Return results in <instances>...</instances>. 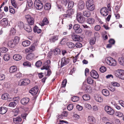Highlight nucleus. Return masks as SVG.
I'll return each instance as SVG.
<instances>
[{
  "mask_svg": "<svg viewBox=\"0 0 124 124\" xmlns=\"http://www.w3.org/2000/svg\"><path fill=\"white\" fill-rule=\"evenodd\" d=\"M106 60L107 63L109 65L115 66L116 64V60L111 57H108Z\"/></svg>",
  "mask_w": 124,
  "mask_h": 124,
  "instance_id": "obj_1",
  "label": "nucleus"
},
{
  "mask_svg": "<svg viewBox=\"0 0 124 124\" xmlns=\"http://www.w3.org/2000/svg\"><path fill=\"white\" fill-rule=\"evenodd\" d=\"M34 5L38 10L42 9L43 7V5L42 2L39 0H36L34 2Z\"/></svg>",
  "mask_w": 124,
  "mask_h": 124,
  "instance_id": "obj_2",
  "label": "nucleus"
},
{
  "mask_svg": "<svg viewBox=\"0 0 124 124\" xmlns=\"http://www.w3.org/2000/svg\"><path fill=\"white\" fill-rule=\"evenodd\" d=\"M30 83V80L28 79H22L20 80L18 83L19 85L21 86L26 85Z\"/></svg>",
  "mask_w": 124,
  "mask_h": 124,
  "instance_id": "obj_3",
  "label": "nucleus"
},
{
  "mask_svg": "<svg viewBox=\"0 0 124 124\" xmlns=\"http://www.w3.org/2000/svg\"><path fill=\"white\" fill-rule=\"evenodd\" d=\"M76 18L77 20L80 23H83L85 21V18L81 16L80 12L77 13Z\"/></svg>",
  "mask_w": 124,
  "mask_h": 124,
  "instance_id": "obj_4",
  "label": "nucleus"
},
{
  "mask_svg": "<svg viewBox=\"0 0 124 124\" xmlns=\"http://www.w3.org/2000/svg\"><path fill=\"white\" fill-rule=\"evenodd\" d=\"M124 73V70L119 69L116 70V71L115 75L117 77L121 79Z\"/></svg>",
  "mask_w": 124,
  "mask_h": 124,
  "instance_id": "obj_5",
  "label": "nucleus"
},
{
  "mask_svg": "<svg viewBox=\"0 0 124 124\" xmlns=\"http://www.w3.org/2000/svg\"><path fill=\"white\" fill-rule=\"evenodd\" d=\"M71 58H66L65 57H63L62 59L61 65L62 67L68 64L70 61Z\"/></svg>",
  "mask_w": 124,
  "mask_h": 124,
  "instance_id": "obj_6",
  "label": "nucleus"
},
{
  "mask_svg": "<svg viewBox=\"0 0 124 124\" xmlns=\"http://www.w3.org/2000/svg\"><path fill=\"white\" fill-rule=\"evenodd\" d=\"M74 10L73 9H70L67 10V14L63 15V16L65 17L71 18V15L74 14Z\"/></svg>",
  "mask_w": 124,
  "mask_h": 124,
  "instance_id": "obj_7",
  "label": "nucleus"
},
{
  "mask_svg": "<svg viewBox=\"0 0 124 124\" xmlns=\"http://www.w3.org/2000/svg\"><path fill=\"white\" fill-rule=\"evenodd\" d=\"M105 110L108 114L110 115H113L115 112L114 110L108 106H105Z\"/></svg>",
  "mask_w": 124,
  "mask_h": 124,
  "instance_id": "obj_8",
  "label": "nucleus"
},
{
  "mask_svg": "<svg viewBox=\"0 0 124 124\" xmlns=\"http://www.w3.org/2000/svg\"><path fill=\"white\" fill-rule=\"evenodd\" d=\"M100 12L102 16H106L108 14V9L106 7H103L101 9Z\"/></svg>",
  "mask_w": 124,
  "mask_h": 124,
  "instance_id": "obj_9",
  "label": "nucleus"
},
{
  "mask_svg": "<svg viewBox=\"0 0 124 124\" xmlns=\"http://www.w3.org/2000/svg\"><path fill=\"white\" fill-rule=\"evenodd\" d=\"M50 63V61L49 60L46 61L44 64L43 66L41 68V69L48 70L49 68V64Z\"/></svg>",
  "mask_w": 124,
  "mask_h": 124,
  "instance_id": "obj_10",
  "label": "nucleus"
},
{
  "mask_svg": "<svg viewBox=\"0 0 124 124\" xmlns=\"http://www.w3.org/2000/svg\"><path fill=\"white\" fill-rule=\"evenodd\" d=\"M72 39L75 41H81L82 40V38L79 35H73L72 36Z\"/></svg>",
  "mask_w": 124,
  "mask_h": 124,
  "instance_id": "obj_11",
  "label": "nucleus"
},
{
  "mask_svg": "<svg viewBox=\"0 0 124 124\" xmlns=\"http://www.w3.org/2000/svg\"><path fill=\"white\" fill-rule=\"evenodd\" d=\"M25 18L26 19L28 23H34V18L30 15H26L25 16Z\"/></svg>",
  "mask_w": 124,
  "mask_h": 124,
  "instance_id": "obj_12",
  "label": "nucleus"
},
{
  "mask_svg": "<svg viewBox=\"0 0 124 124\" xmlns=\"http://www.w3.org/2000/svg\"><path fill=\"white\" fill-rule=\"evenodd\" d=\"M84 87H85L84 90L87 92L90 93L92 92V88L90 86L84 85L82 86V88H83Z\"/></svg>",
  "mask_w": 124,
  "mask_h": 124,
  "instance_id": "obj_13",
  "label": "nucleus"
},
{
  "mask_svg": "<svg viewBox=\"0 0 124 124\" xmlns=\"http://www.w3.org/2000/svg\"><path fill=\"white\" fill-rule=\"evenodd\" d=\"M38 90V86H36L31 89L29 92L32 95H34L37 93Z\"/></svg>",
  "mask_w": 124,
  "mask_h": 124,
  "instance_id": "obj_14",
  "label": "nucleus"
},
{
  "mask_svg": "<svg viewBox=\"0 0 124 124\" xmlns=\"http://www.w3.org/2000/svg\"><path fill=\"white\" fill-rule=\"evenodd\" d=\"M90 75L93 78L97 79L99 77V75L96 71L94 70H92L90 72Z\"/></svg>",
  "mask_w": 124,
  "mask_h": 124,
  "instance_id": "obj_15",
  "label": "nucleus"
},
{
  "mask_svg": "<svg viewBox=\"0 0 124 124\" xmlns=\"http://www.w3.org/2000/svg\"><path fill=\"white\" fill-rule=\"evenodd\" d=\"M24 27V28L25 30L28 32H30L32 31V29L31 27L28 24H25L23 25Z\"/></svg>",
  "mask_w": 124,
  "mask_h": 124,
  "instance_id": "obj_16",
  "label": "nucleus"
},
{
  "mask_svg": "<svg viewBox=\"0 0 124 124\" xmlns=\"http://www.w3.org/2000/svg\"><path fill=\"white\" fill-rule=\"evenodd\" d=\"M26 59L28 60H31L35 58V55L33 53L28 54L26 56Z\"/></svg>",
  "mask_w": 124,
  "mask_h": 124,
  "instance_id": "obj_17",
  "label": "nucleus"
},
{
  "mask_svg": "<svg viewBox=\"0 0 124 124\" xmlns=\"http://www.w3.org/2000/svg\"><path fill=\"white\" fill-rule=\"evenodd\" d=\"M17 67L15 66L11 67L9 69V71L11 73H13L15 72L17 70Z\"/></svg>",
  "mask_w": 124,
  "mask_h": 124,
  "instance_id": "obj_18",
  "label": "nucleus"
},
{
  "mask_svg": "<svg viewBox=\"0 0 124 124\" xmlns=\"http://www.w3.org/2000/svg\"><path fill=\"white\" fill-rule=\"evenodd\" d=\"M8 109L6 107H1L0 108V114H4L7 112Z\"/></svg>",
  "mask_w": 124,
  "mask_h": 124,
  "instance_id": "obj_19",
  "label": "nucleus"
},
{
  "mask_svg": "<svg viewBox=\"0 0 124 124\" xmlns=\"http://www.w3.org/2000/svg\"><path fill=\"white\" fill-rule=\"evenodd\" d=\"M29 101V99L28 98H25L21 99V103L23 104H27Z\"/></svg>",
  "mask_w": 124,
  "mask_h": 124,
  "instance_id": "obj_20",
  "label": "nucleus"
},
{
  "mask_svg": "<svg viewBox=\"0 0 124 124\" xmlns=\"http://www.w3.org/2000/svg\"><path fill=\"white\" fill-rule=\"evenodd\" d=\"M58 38V37L57 36H53L49 39V41L51 43H54L57 40Z\"/></svg>",
  "mask_w": 124,
  "mask_h": 124,
  "instance_id": "obj_21",
  "label": "nucleus"
},
{
  "mask_svg": "<svg viewBox=\"0 0 124 124\" xmlns=\"http://www.w3.org/2000/svg\"><path fill=\"white\" fill-rule=\"evenodd\" d=\"M85 7V3L83 1H81L79 3L78 5V8L81 10H83Z\"/></svg>",
  "mask_w": 124,
  "mask_h": 124,
  "instance_id": "obj_22",
  "label": "nucleus"
},
{
  "mask_svg": "<svg viewBox=\"0 0 124 124\" xmlns=\"http://www.w3.org/2000/svg\"><path fill=\"white\" fill-rule=\"evenodd\" d=\"M22 58V56L20 55L19 54H15L13 56V59L16 61L20 60Z\"/></svg>",
  "mask_w": 124,
  "mask_h": 124,
  "instance_id": "obj_23",
  "label": "nucleus"
},
{
  "mask_svg": "<svg viewBox=\"0 0 124 124\" xmlns=\"http://www.w3.org/2000/svg\"><path fill=\"white\" fill-rule=\"evenodd\" d=\"M83 14L84 16L85 17H89L91 15V13L90 11L87 10H85L83 11Z\"/></svg>",
  "mask_w": 124,
  "mask_h": 124,
  "instance_id": "obj_24",
  "label": "nucleus"
},
{
  "mask_svg": "<svg viewBox=\"0 0 124 124\" xmlns=\"http://www.w3.org/2000/svg\"><path fill=\"white\" fill-rule=\"evenodd\" d=\"M94 98L95 100L98 102H101L103 101V98L101 96L97 95L94 96Z\"/></svg>",
  "mask_w": 124,
  "mask_h": 124,
  "instance_id": "obj_25",
  "label": "nucleus"
},
{
  "mask_svg": "<svg viewBox=\"0 0 124 124\" xmlns=\"http://www.w3.org/2000/svg\"><path fill=\"white\" fill-rule=\"evenodd\" d=\"M16 44L14 42L13 40H10L8 43V46L11 48L14 47L16 45Z\"/></svg>",
  "mask_w": 124,
  "mask_h": 124,
  "instance_id": "obj_26",
  "label": "nucleus"
},
{
  "mask_svg": "<svg viewBox=\"0 0 124 124\" xmlns=\"http://www.w3.org/2000/svg\"><path fill=\"white\" fill-rule=\"evenodd\" d=\"M31 44V42L29 41L26 40L23 41L22 43L23 46L25 47L28 46H29Z\"/></svg>",
  "mask_w": 124,
  "mask_h": 124,
  "instance_id": "obj_27",
  "label": "nucleus"
},
{
  "mask_svg": "<svg viewBox=\"0 0 124 124\" xmlns=\"http://www.w3.org/2000/svg\"><path fill=\"white\" fill-rule=\"evenodd\" d=\"M88 121L90 123H95V118L93 116H89L88 117Z\"/></svg>",
  "mask_w": 124,
  "mask_h": 124,
  "instance_id": "obj_28",
  "label": "nucleus"
},
{
  "mask_svg": "<svg viewBox=\"0 0 124 124\" xmlns=\"http://www.w3.org/2000/svg\"><path fill=\"white\" fill-rule=\"evenodd\" d=\"M13 121L14 123H17L20 122L22 119L20 116H18L16 117H14L13 118Z\"/></svg>",
  "mask_w": 124,
  "mask_h": 124,
  "instance_id": "obj_29",
  "label": "nucleus"
},
{
  "mask_svg": "<svg viewBox=\"0 0 124 124\" xmlns=\"http://www.w3.org/2000/svg\"><path fill=\"white\" fill-rule=\"evenodd\" d=\"M33 31L34 32H37L38 33H39L41 32V30L38 27L36 26H35L33 28Z\"/></svg>",
  "mask_w": 124,
  "mask_h": 124,
  "instance_id": "obj_30",
  "label": "nucleus"
},
{
  "mask_svg": "<svg viewBox=\"0 0 124 124\" xmlns=\"http://www.w3.org/2000/svg\"><path fill=\"white\" fill-rule=\"evenodd\" d=\"M102 92L103 94L105 96H108L109 94V93L108 91L105 89H103Z\"/></svg>",
  "mask_w": 124,
  "mask_h": 124,
  "instance_id": "obj_31",
  "label": "nucleus"
},
{
  "mask_svg": "<svg viewBox=\"0 0 124 124\" xmlns=\"http://www.w3.org/2000/svg\"><path fill=\"white\" fill-rule=\"evenodd\" d=\"M88 9L90 11L93 10L94 9L95 6L94 5L86 6Z\"/></svg>",
  "mask_w": 124,
  "mask_h": 124,
  "instance_id": "obj_32",
  "label": "nucleus"
},
{
  "mask_svg": "<svg viewBox=\"0 0 124 124\" xmlns=\"http://www.w3.org/2000/svg\"><path fill=\"white\" fill-rule=\"evenodd\" d=\"M68 46L70 48H73L75 46V45L72 42H68L67 43Z\"/></svg>",
  "mask_w": 124,
  "mask_h": 124,
  "instance_id": "obj_33",
  "label": "nucleus"
},
{
  "mask_svg": "<svg viewBox=\"0 0 124 124\" xmlns=\"http://www.w3.org/2000/svg\"><path fill=\"white\" fill-rule=\"evenodd\" d=\"M118 61L120 64L123 66H124V55L123 57L119 58Z\"/></svg>",
  "mask_w": 124,
  "mask_h": 124,
  "instance_id": "obj_34",
  "label": "nucleus"
},
{
  "mask_svg": "<svg viewBox=\"0 0 124 124\" xmlns=\"http://www.w3.org/2000/svg\"><path fill=\"white\" fill-rule=\"evenodd\" d=\"M44 8L46 10H49L51 8V5L49 3H47L44 6Z\"/></svg>",
  "mask_w": 124,
  "mask_h": 124,
  "instance_id": "obj_35",
  "label": "nucleus"
},
{
  "mask_svg": "<svg viewBox=\"0 0 124 124\" xmlns=\"http://www.w3.org/2000/svg\"><path fill=\"white\" fill-rule=\"evenodd\" d=\"M83 98L84 100L87 101L90 99V97L89 95L88 94H85L83 96Z\"/></svg>",
  "mask_w": 124,
  "mask_h": 124,
  "instance_id": "obj_36",
  "label": "nucleus"
},
{
  "mask_svg": "<svg viewBox=\"0 0 124 124\" xmlns=\"http://www.w3.org/2000/svg\"><path fill=\"white\" fill-rule=\"evenodd\" d=\"M79 97L77 96H74L71 98V100L73 102H77L79 100Z\"/></svg>",
  "mask_w": 124,
  "mask_h": 124,
  "instance_id": "obj_37",
  "label": "nucleus"
},
{
  "mask_svg": "<svg viewBox=\"0 0 124 124\" xmlns=\"http://www.w3.org/2000/svg\"><path fill=\"white\" fill-rule=\"evenodd\" d=\"M54 55H58L60 54L61 51L59 49L56 48L54 50Z\"/></svg>",
  "mask_w": 124,
  "mask_h": 124,
  "instance_id": "obj_38",
  "label": "nucleus"
},
{
  "mask_svg": "<svg viewBox=\"0 0 124 124\" xmlns=\"http://www.w3.org/2000/svg\"><path fill=\"white\" fill-rule=\"evenodd\" d=\"M16 33L15 29L14 28H12L10 31L9 35L10 36H13Z\"/></svg>",
  "mask_w": 124,
  "mask_h": 124,
  "instance_id": "obj_39",
  "label": "nucleus"
},
{
  "mask_svg": "<svg viewBox=\"0 0 124 124\" xmlns=\"http://www.w3.org/2000/svg\"><path fill=\"white\" fill-rule=\"evenodd\" d=\"M74 5V2L72 1H69L68 4V8L71 9L73 7Z\"/></svg>",
  "mask_w": 124,
  "mask_h": 124,
  "instance_id": "obj_40",
  "label": "nucleus"
},
{
  "mask_svg": "<svg viewBox=\"0 0 124 124\" xmlns=\"http://www.w3.org/2000/svg\"><path fill=\"white\" fill-rule=\"evenodd\" d=\"M87 81L88 84H92L94 81L93 80L91 77H88L87 78Z\"/></svg>",
  "mask_w": 124,
  "mask_h": 124,
  "instance_id": "obj_41",
  "label": "nucleus"
},
{
  "mask_svg": "<svg viewBox=\"0 0 124 124\" xmlns=\"http://www.w3.org/2000/svg\"><path fill=\"white\" fill-rule=\"evenodd\" d=\"M94 4V2L93 0H87L86 3V5H88Z\"/></svg>",
  "mask_w": 124,
  "mask_h": 124,
  "instance_id": "obj_42",
  "label": "nucleus"
},
{
  "mask_svg": "<svg viewBox=\"0 0 124 124\" xmlns=\"http://www.w3.org/2000/svg\"><path fill=\"white\" fill-rule=\"evenodd\" d=\"M19 38L18 37L16 36L15 37L14 40L13 41H14V42L15 43L16 45L19 43Z\"/></svg>",
  "mask_w": 124,
  "mask_h": 124,
  "instance_id": "obj_43",
  "label": "nucleus"
},
{
  "mask_svg": "<svg viewBox=\"0 0 124 124\" xmlns=\"http://www.w3.org/2000/svg\"><path fill=\"white\" fill-rule=\"evenodd\" d=\"M108 88L110 91L112 92L116 90L115 87L112 85H109L108 87Z\"/></svg>",
  "mask_w": 124,
  "mask_h": 124,
  "instance_id": "obj_44",
  "label": "nucleus"
},
{
  "mask_svg": "<svg viewBox=\"0 0 124 124\" xmlns=\"http://www.w3.org/2000/svg\"><path fill=\"white\" fill-rule=\"evenodd\" d=\"M8 50V49L5 47H2L0 48V51L1 53L6 52Z\"/></svg>",
  "mask_w": 124,
  "mask_h": 124,
  "instance_id": "obj_45",
  "label": "nucleus"
},
{
  "mask_svg": "<svg viewBox=\"0 0 124 124\" xmlns=\"http://www.w3.org/2000/svg\"><path fill=\"white\" fill-rule=\"evenodd\" d=\"M3 59L5 61H8L10 59L9 55L8 54H5L4 56Z\"/></svg>",
  "mask_w": 124,
  "mask_h": 124,
  "instance_id": "obj_46",
  "label": "nucleus"
},
{
  "mask_svg": "<svg viewBox=\"0 0 124 124\" xmlns=\"http://www.w3.org/2000/svg\"><path fill=\"white\" fill-rule=\"evenodd\" d=\"M42 64V62L41 60H39L36 63L35 65L37 67H38L41 66Z\"/></svg>",
  "mask_w": 124,
  "mask_h": 124,
  "instance_id": "obj_47",
  "label": "nucleus"
},
{
  "mask_svg": "<svg viewBox=\"0 0 124 124\" xmlns=\"http://www.w3.org/2000/svg\"><path fill=\"white\" fill-rule=\"evenodd\" d=\"M9 96V94L7 93H4L2 94L1 96L2 98L4 100H7L8 97Z\"/></svg>",
  "mask_w": 124,
  "mask_h": 124,
  "instance_id": "obj_48",
  "label": "nucleus"
},
{
  "mask_svg": "<svg viewBox=\"0 0 124 124\" xmlns=\"http://www.w3.org/2000/svg\"><path fill=\"white\" fill-rule=\"evenodd\" d=\"M94 22V20L92 18H89L87 20L88 23H93Z\"/></svg>",
  "mask_w": 124,
  "mask_h": 124,
  "instance_id": "obj_49",
  "label": "nucleus"
},
{
  "mask_svg": "<svg viewBox=\"0 0 124 124\" xmlns=\"http://www.w3.org/2000/svg\"><path fill=\"white\" fill-rule=\"evenodd\" d=\"M23 65L24 66H26L29 67H31V63L30 62L28 61L24 62L23 63Z\"/></svg>",
  "mask_w": 124,
  "mask_h": 124,
  "instance_id": "obj_50",
  "label": "nucleus"
},
{
  "mask_svg": "<svg viewBox=\"0 0 124 124\" xmlns=\"http://www.w3.org/2000/svg\"><path fill=\"white\" fill-rule=\"evenodd\" d=\"M84 107L86 108H87L88 109H90L92 108V107L89 104L85 103L84 104Z\"/></svg>",
  "mask_w": 124,
  "mask_h": 124,
  "instance_id": "obj_51",
  "label": "nucleus"
},
{
  "mask_svg": "<svg viewBox=\"0 0 124 124\" xmlns=\"http://www.w3.org/2000/svg\"><path fill=\"white\" fill-rule=\"evenodd\" d=\"M70 0H61V3L65 6H66L67 4L69 1Z\"/></svg>",
  "mask_w": 124,
  "mask_h": 124,
  "instance_id": "obj_52",
  "label": "nucleus"
},
{
  "mask_svg": "<svg viewBox=\"0 0 124 124\" xmlns=\"http://www.w3.org/2000/svg\"><path fill=\"white\" fill-rule=\"evenodd\" d=\"M28 6L31 7L33 5V3L31 0H27Z\"/></svg>",
  "mask_w": 124,
  "mask_h": 124,
  "instance_id": "obj_53",
  "label": "nucleus"
},
{
  "mask_svg": "<svg viewBox=\"0 0 124 124\" xmlns=\"http://www.w3.org/2000/svg\"><path fill=\"white\" fill-rule=\"evenodd\" d=\"M106 67L104 66H102L100 69V70L102 72H104L106 70Z\"/></svg>",
  "mask_w": 124,
  "mask_h": 124,
  "instance_id": "obj_54",
  "label": "nucleus"
},
{
  "mask_svg": "<svg viewBox=\"0 0 124 124\" xmlns=\"http://www.w3.org/2000/svg\"><path fill=\"white\" fill-rule=\"evenodd\" d=\"M73 105L72 104H70L67 107V108L70 111L73 109Z\"/></svg>",
  "mask_w": 124,
  "mask_h": 124,
  "instance_id": "obj_55",
  "label": "nucleus"
},
{
  "mask_svg": "<svg viewBox=\"0 0 124 124\" xmlns=\"http://www.w3.org/2000/svg\"><path fill=\"white\" fill-rule=\"evenodd\" d=\"M73 118L75 120H77L79 119L80 116L77 114H74L73 116Z\"/></svg>",
  "mask_w": 124,
  "mask_h": 124,
  "instance_id": "obj_56",
  "label": "nucleus"
},
{
  "mask_svg": "<svg viewBox=\"0 0 124 124\" xmlns=\"http://www.w3.org/2000/svg\"><path fill=\"white\" fill-rule=\"evenodd\" d=\"M67 82V80L66 79H65L62 82V87H65L66 85Z\"/></svg>",
  "mask_w": 124,
  "mask_h": 124,
  "instance_id": "obj_57",
  "label": "nucleus"
},
{
  "mask_svg": "<svg viewBox=\"0 0 124 124\" xmlns=\"http://www.w3.org/2000/svg\"><path fill=\"white\" fill-rule=\"evenodd\" d=\"M16 105V104L15 102H11L9 104V106L10 107H14Z\"/></svg>",
  "mask_w": 124,
  "mask_h": 124,
  "instance_id": "obj_58",
  "label": "nucleus"
},
{
  "mask_svg": "<svg viewBox=\"0 0 124 124\" xmlns=\"http://www.w3.org/2000/svg\"><path fill=\"white\" fill-rule=\"evenodd\" d=\"M112 85L114 86L119 87L120 86V84L117 82H112Z\"/></svg>",
  "mask_w": 124,
  "mask_h": 124,
  "instance_id": "obj_59",
  "label": "nucleus"
},
{
  "mask_svg": "<svg viewBox=\"0 0 124 124\" xmlns=\"http://www.w3.org/2000/svg\"><path fill=\"white\" fill-rule=\"evenodd\" d=\"M80 25L78 24H75L73 27V29L75 31L77 29L80 28Z\"/></svg>",
  "mask_w": 124,
  "mask_h": 124,
  "instance_id": "obj_60",
  "label": "nucleus"
},
{
  "mask_svg": "<svg viewBox=\"0 0 124 124\" xmlns=\"http://www.w3.org/2000/svg\"><path fill=\"white\" fill-rule=\"evenodd\" d=\"M75 32L76 33H80L82 32V30L80 28L75 31Z\"/></svg>",
  "mask_w": 124,
  "mask_h": 124,
  "instance_id": "obj_61",
  "label": "nucleus"
},
{
  "mask_svg": "<svg viewBox=\"0 0 124 124\" xmlns=\"http://www.w3.org/2000/svg\"><path fill=\"white\" fill-rule=\"evenodd\" d=\"M19 110L17 109H16L13 110L14 113V116H16L18 114Z\"/></svg>",
  "mask_w": 124,
  "mask_h": 124,
  "instance_id": "obj_62",
  "label": "nucleus"
},
{
  "mask_svg": "<svg viewBox=\"0 0 124 124\" xmlns=\"http://www.w3.org/2000/svg\"><path fill=\"white\" fill-rule=\"evenodd\" d=\"M75 46L77 48H80L82 46V45L80 43L78 42L76 43Z\"/></svg>",
  "mask_w": 124,
  "mask_h": 124,
  "instance_id": "obj_63",
  "label": "nucleus"
},
{
  "mask_svg": "<svg viewBox=\"0 0 124 124\" xmlns=\"http://www.w3.org/2000/svg\"><path fill=\"white\" fill-rule=\"evenodd\" d=\"M95 42V40L93 39H92L90 40V43L91 45H93L94 44Z\"/></svg>",
  "mask_w": 124,
  "mask_h": 124,
  "instance_id": "obj_64",
  "label": "nucleus"
}]
</instances>
